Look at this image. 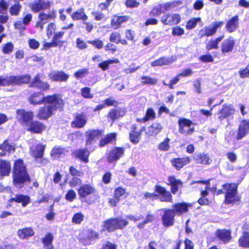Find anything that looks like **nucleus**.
<instances>
[{
	"instance_id": "14",
	"label": "nucleus",
	"mask_w": 249,
	"mask_h": 249,
	"mask_svg": "<svg viewBox=\"0 0 249 249\" xmlns=\"http://www.w3.org/2000/svg\"><path fill=\"white\" fill-rule=\"evenodd\" d=\"M101 134V131L99 130H89L87 131L86 133V146L89 147L94 143Z\"/></svg>"
},
{
	"instance_id": "21",
	"label": "nucleus",
	"mask_w": 249,
	"mask_h": 249,
	"mask_svg": "<svg viewBox=\"0 0 249 249\" xmlns=\"http://www.w3.org/2000/svg\"><path fill=\"white\" fill-rule=\"evenodd\" d=\"M50 2L49 1H42L38 0L31 5L32 10L35 12H37L42 10L49 9Z\"/></svg>"
},
{
	"instance_id": "60",
	"label": "nucleus",
	"mask_w": 249,
	"mask_h": 249,
	"mask_svg": "<svg viewBox=\"0 0 249 249\" xmlns=\"http://www.w3.org/2000/svg\"><path fill=\"white\" fill-rule=\"evenodd\" d=\"M81 183L82 180L77 177H73L69 181V185L71 187H75Z\"/></svg>"
},
{
	"instance_id": "9",
	"label": "nucleus",
	"mask_w": 249,
	"mask_h": 249,
	"mask_svg": "<svg viewBox=\"0 0 249 249\" xmlns=\"http://www.w3.org/2000/svg\"><path fill=\"white\" fill-rule=\"evenodd\" d=\"M222 21L215 22L208 27H205L199 32V36L201 37L204 36H209L213 35L216 32L218 28L223 25Z\"/></svg>"
},
{
	"instance_id": "50",
	"label": "nucleus",
	"mask_w": 249,
	"mask_h": 249,
	"mask_svg": "<svg viewBox=\"0 0 249 249\" xmlns=\"http://www.w3.org/2000/svg\"><path fill=\"white\" fill-rule=\"evenodd\" d=\"M119 60L117 59L114 60H108L103 62L100 63L99 64V67L102 69L103 71H105L108 69V67L109 65L113 63H118Z\"/></svg>"
},
{
	"instance_id": "46",
	"label": "nucleus",
	"mask_w": 249,
	"mask_h": 249,
	"mask_svg": "<svg viewBox=\"0 0 249 249\" xmlns=\"http://www.w3.org/2000/svg\"><path fill=\"white\" fill-rule=\"evenodd\" d=\"M142 131V130H141L140 132L136 131H132L129 134L130 141L134 144L138 143L141 135V132Z\"/></svg>"
},
{
	"instance_id": "51",
	"label": "nucleus",
	"mask_w": 249,
	"mask_h": 249,
	"mask_svg": "<svg viewBox=\"0 0 249 249\" xmlns=\"http://www.w3.org/2000/svg\"><path fill=\"white\" fill-rule=\"evenodd\" d=\"M200 21V18H192L186 23V28L188 30H192L194 28L197 22Z\"/></svg>"
},
{
	"instance_id": "52",
	"label": "nucleus",
	"mask_w": 249,
	"mask_h": 249,
	"mask_svg": "<svg viewBox=\"0 0 249 249\" xmlns=\"http://www.w3.org/2000/svg\"><path fill=\"white\" fill-rule=\"evenodd\" d=\"M81 95L85 98L91 99L93 95L90 93V89L88 87H85L81 89Z\"/></svg>"
},
{
	"instance_id": "20",
	"label": "nucleus",
	"mask_w": 249,
	"mask_h": 249,
	"mask_svg": "<svg viewBox=\"0 0 249 249\" xmlns=\"http://www.w3.org/2000/svg\"><path fill=\"white\" fill-rule=\"evenodd\" d=\"M30 87L37 88L41 90H46L50 88L49 85L40 80L38 74H37L32 81Z\"/></svg>"
},
{
	"instance_id": "43",
	"label": "nucleus",
	"mask_w": 249,
	"mask_h": 249,
	"mask_svg": "<svg viewBox=\"0 0 249 249\" xmlns=\"http://www.w3.org/2000/svg\"><path fill=\"white\" fill-rule=\"evenodd\" d=\"M53 239V235L50 233L47 234L43 238V243L45 249H53V247L52 245Z\"/></svg>"
},
{
	"instance_id": "26",
	"label": "nucleus",
	"mask_w": 249,
	"mask_h": 249,
	"mask_svg": "<svg viewBox=\"0 0 249 249\" xmlns=\"http://www.w3.org/2000/svg\"><path fill=\"white\" fill-rule=\"evenodd\" d=\"M45 146L42 144H38L36 147L31 148V155L36 159H41L43 157Z\"/></svg>"
},
{
	"instance_id": "42",
	"label": "nucleus",
	"mask_w": 249,
	"mask_h": 249,
	"mask_svg": "<svg viewBox=\"0 0 249 249\" xmlns=\"http://www.w3.org/2000/svg\"><path fill=\"white\" fill-rule=\"evenodd\" d=\"M172 63V61L170 58L163 57L152 62L151 63V66L152 67L162 66L170 64Z\"/></svg>"
},
{
	"instance_id": "49",
	"label": "nucleus",
	"mask_w": 249,
	"mask_h": 249,
	"mask_svg": "<svg viewBox=\"0 0 249 249\" xmlns=\"http://www.w3.org/2000/svg\"><path fill=\"white\" fill-rule=\"evenodd\" d=\"M21 8V5L18 2H17L14 5L12 6L10 9L9 12L11 15L18 16Z\"/></svg>"
},
{
	"instance_id": "37",
	"label": "nucleus",
	"mask_w": 249,
	"mask_h": 249,
	"mask_svg": "<svg viewBox=\"0 0 249 249\" xmlns=\"http://www.w3.org/2000/svg\"><path fill=\"white\" fill-rule=\"evenodd\" d=\"M156 118V113L151 108L147 109L145 116L142 119H137V121L138 122L144 123L149 120H153Z\"/></svg>"
},
{
	"instance_id": "41",
	"label": "nucleus",
	"mask_w": 249,
	"mask_h": 249,
	"mask_svg": "<svg viewBox=\"0 0 249 249\" xmlns=\"http://www.w3.org/2000/svg\"><path fill=\"white\" fill-rule=\"evenodd\" d=\"M124 115V112L121 109H112L109 112L107 118L114 122L119 117L123 116Z\"/></svg>"
},
{
	"instance_id": "11",
	"label": "nucleus",
	"mask_w": 249,
	"mask_h": 249,
	"mask_svg": "<svg viewBox=\"0 0 249 249\" xmlns=\"http://www.w3.org/2000/svg\"><path fill=\"white\" fill-rule=\"evenodd\" d=\"M197 184V187L200 186V185H205V190H207L209 188L210 186V182L209 180L207 181H201L198 180L197 181H193L191 183V185H193L194 184ZM208 194V193L206 190L205 191H202L201 192V197L198 200V203L200 205H207L208 204L209 201L208 199H207L205 197L206 196H207Z\"/></svg>"
},
{
	"instance_id": "28",
	"label": "nucleus",
	"mask_w": 249,
	"mask_h": 249,
	"mask_svg": "<svg viewBox=\"0 0 249 249\" xmlns=\"http://www.w3.org/2000/svg\"><path fill=\"white\" fill-rule=\"evenodd\" d=\"M190 162V159L189 157L174 159L171 160L172 165L178 170L181 169Z\"/></svg>"
},
{
	"instance_id": "44",
	"label": "nucleus",
	"mask_w": 249,
	"mask_h": 249,
	"mask_svg": "<svg viewBox=\"0 0 249 249\" xmlns=\"http://www.w3.org/2000/svg\"><path fill=\"white\" fill-rule=\"evenodd\" d=\"M240 246L245 248H249V233L244 232L243 235L239 239Z\"/></svg>"
},
{
	"instance_id": "38",
	"label": "nucleus",
	"mask_w": 249,
	"mask_h": 249,
	"mask_svg": "<svg viewBox=\"0 0 249 249\" xmlns=\"http://www.w3.org/2000/svg\"><path fill=\"white\" fill-rule=\"evenodd\" d=\"M13 201L18 203H22V205L25 207L30 202V198L28 196L24 195L16 196L15 197L12 198L9 200L10 202Z\"/></svg>"
},
{
	"instance_id": "36",
	"label": "nucleus",
	"mask_w": 249,
	"mask_h": 249,
	"mask_svg": "<svg viewBox=\"0 0 249 249\" xmlns=\"http://www.w3.org/2000/svg\"><path fill=\"white\" fill-rule=\"evenodd\" d=\"M0 174L2 176H8L11 171V166L9 161L1 160L0 161Z\"/></svg>"
},
{
	"instance_id": "31",
	"label": "nucleus",
	"mask_w": 249,
	"mask_h": 249,
	"mask_svg": "<svg viewBox=\"0 0 249 249\" xmlns=\"http://www.w3.org/2000/svg\"><path fill=\"white\" fill-rule=\"evenodd\" d=\"M169 183L171 186L172 193L175 194L178 188L182 186V182L179 180H177L174 177L171 176L168 178Z\"/></svg>"
},
{
	"instance_id": "48",
	"label": "nucleus",
	"mask_w": 249,
	"mask_h": 249,
	"mask_svg": "<svg viewBox=\"0 0 249 249\" xmlns=\"http://www.w3.org/2000/svg\"><path fill=\"white\" fill-rule=\"evenodd\" d=\"M14 50V44L12 42H8L3 45L1 51L4 54H9Z\"/></svg>"
},
{
	"instance_id": "19",
	"label": "nucleus",
	"mask_w": 249,
	"mask_h": 249,
	"mask_svg": "<svg viewBox=\"0 0 249 249\" xmlns=\"http://www.w3.org/2000/svg\"><path fill=\"white\" fill-rule=\"evenodd\" d=\"M45 125L42 123L32 121L25 128L32 133H40L45 129Z\"/></svg>"
},
{
	"instance_id": "61",
	"label": "nucleus",
	"mask_w": 249,
	"mask_h": 249,
	"mask_svg": "<svg viewBox=\"0 0 249 249\" xmlns=\"http://www.w3.org/2000/svg\"><path fill=\"white\" fill-rule=\"evenodd\" d=\"M8 7V3L5 0L0 1V13L5 14L6 13Z\"/></svg>"
},
{
	"instance_id": "64",
	"label": "nucleus",
	"mask_w": 249,
	"mask_h": 249,
	"mask_svg": "<svg viewBox=\"0 0 249 249\" xmlns=\"http://www.w3.org/2000/svg\"><path fill=\"white\" fill-rule=\"evenodd\" d=\"M240 76L242 78H245L249 77V65L243 70H240L239 71Z\"/></svg>"
},
{
	"instance_id": "45",
	"label": "nucleus",
	"mask_w": 249,
	"mask_h": 249,
	"mask_svg": "<svg viewBox=\"0 0 249 249\" xmlns=\"http://www.w3.org/2000/svg\"><path fill=\"white\" fill-rule=\"evenodd\" d=\"M197 162L203 164H210L212 162V160L207 154H203L196 158Z\"/></svg>"
},
{
	"instance_id": "22",
	"label": "nucleus",
	"mask_w": 249,
	"mask_h": 249,
	"mask_svg": "<svg viewBox=\"0 0 249 249\" xmlns=\"http://www.w3.org/2000/svg\"><path fill=\"white\" fill-rule=\"evenodd\" d=\"M95 189L90 184H84L78 190L79 196L81 197H85L94 193Z\"/></svg>"
},
{
	"instance_id": "29",
	"label": "nucleus",
	"mask_w": 249,
	"mask_h": 249,
	"mask_svg": "<svg viewBox=\"0 0 249 249\" xmlns=\"http://www.w3.org/2000/svg\"><path fill=\"white\" fill-rule=\"evenodd\" d=\"M238 26L239 23L238 16H235L232 17L227 22L226 28L229 32L232 33L235 31Z\"/></svg>"
},
{
	"instance_id": "2",
	"label": "nucleus",
	"mask_w": 249,
	"mask_h": 249,
	"mask_svg": "<svg viewBox=\"0 0 249 249\" xmlns=\"http://www.w3.org/2000/svg\"><path fill=\"white\" fill-rule=\"evenodd\" d=\"M13 181L14 186L18 188H22L26 181H30L26 167L21 160H18L15 162Z\"/></svg>"
},
{
	"instance_id": "6",
	"label": "nucleus",
	"mask_w": 249,
	"mask_h": 249,
	"mask_svg": "<svg viewBox=\"0 0 249 249\" xmlns=\"http://www.w3.org/2000/svg\"><path fill=\"white\" fill-rule=\"evenodd\" d=\"M178 132L185 136L192 135L195 131V124L191 120L181 118L178 121Z\"/></svg>"
},
{
	"instance_id": "17",
	"label": "nucleus",
	"mask_w": 249,
	"mask_h": 249,
	"mask_svg": "<svg viewBox=\"0 0 249 249\" xmlns=\"http://www.w3.org/2000/svg\"><path fill=\"white\" fill-rule=\"evenodd\" d=\"M124 149L122 147H115L109 153L107 159L109 162H112L119 160L124 154Z\"/></svg>"
},
{
	"instance_id": "16",
	"label": "nucleus",
	"mask_w": 249,
	"mask_h": 249,
	"mask_svg": "<svg viewBox=\"0 0 249 249\" xmlns=\"http://www.w3.org/2000/svg\"><path fill=\"white\" fill-rule=\"evenodd\" d=\"M55 17V14L53 12L48 14L40 13L38 16L39 20L36 23V27L40 28V30H42L43 28L44 24H46L49 19L53 18Z\"/></svg>"
},
{
	"instance_id": "56",
	"label": "nucleus",
	"mask_w": 249,
	"mask_h": 249,
	"mask_svg": "<svg viewBox=\"0 0 249 249\" xmlns=\"http://www.w3.org/2000/svg\"><path fill=\"white\" fill-rule=\"evenodd\" d=\"M142 82L144 84L154 85L157 82V80L148 76H143L142 77Z\"/></svg>"
},
{
	"instance_id": "27",
	"label": "nucleus",
	"mask_w": 249,
	"mask_h": 249,
	"mask_svg": "<svg viewBox=\"0 0 249 249\" xmlns=\"http://www.w3.org/2000/svg\"><path fill=\"white\" fill-rule=\"evenodd\" d=\"M128 16H114L111 20V25L114 29H117L122 24L128 21Z\"/></svg>"
},
{
	"instance_id": "63",
	"label": "nucleus",
	"mask_w": 249,
	"mask_h": 249,
	"mask_svg": "<svg viewBox=\"0 0 249 249\" xmlns=\"http://www.w3.org/2000/svg\"><path fill=\"white\" fill-rule=\"evenodd\" d=\"M199 60L204 63L213 62L214 60L213 56L210 54L202 55Z\"/></svg>"
},
{
	"instance_id": "62",
	"label": "nucleus",
	"mask_w": 249,
	"mask_h": 249,
	"mask_svg": "<svg viewBox=\"0 0 249 249\" xmlns=\"http://www.w3.org/2000/svg\"><path fill=\"white\" fill-rule=\"evenodd\" d=\"M76 193L72 190H69L65 196V198L69 201L71 202L76 197Z\"/></svg>"
},
{
	"instance_id": "5",
	"label": "nucleus",
	"mask_w": 249,
	"mask_h": 249,
	"mask_svg": "<svg viewBox=\"0 0 249 249\" xmlns=\"http://www.w3.org/2000/svg\"><path fill=\"white\" fill-rule=\"evenodd\" d=\"M127 224V221L122 218H112L105 221L103 227L104 230L111 232L117 229H122Z\"/></svg>"
},
{
	"instance_id": "8",
	"label": "nucleus",
	"mask_w": 249,
	"mask_h": 249,
	"mask_svg": "<svg viewBox=\"0 0 249 249\" xmlns=\"http://www.w3.org/2000/svg\"><path fill=\"white\" fill-rule=\"evenodd\" d=\"M53 100V95L44 97L40 92H36L32 94L29 98V102L33 105H39L45 102H51Z\"/></svg>"
},
{
	"instance_id": "33",
	"label": "nucleus",
	"mask_w": 249,
	"mask_h": 249,
	"mask_svg": "<svg viewBox=\"0 0 249 249\" xmlns=\"http://www.w3.org/2000/svg\"><path fill=\"white\" fill-rule=\"evenodd\" d=\"M75 156L85 163L89 161V152L86 149H81L75 152Z\"/></svg>"
},
{
	"instance_id": "32",
	"label": "nucleus",
	"mask_w": 249,
	"mask_h": 249,
	"mask_svg": "<svg viewBox=\"0 0 249 249\" xmlns=\"http://www.w3.org/2000/svg\"><path fill=\"white\" fill-rule=\"evenodd\" d=\"M191 206L190 204L179 203L174 205L173 208L175 209V213L176 212L177 214H181L182 213L187 212L188 207Z\"/></svg>"
},
{
	"instance_id": "53",
	"label": "nucleus",
	"mask_w": 249,
	"mask_h": 249,
	"mask_svg": "<svg viewBox=\"0 0 249 249\" xmlns=\"http://www.w3.org/2000/svg\"><path fill=\"white\" fill-rule=\"evenodd\" d=\"M121 36L120 33L117 32H113L110 36L109 40L110 42L118 44L120 42Z\"/></svg>"
},
{
	"instance_id": "24",
	"label": "nucleus",
	"mask_w": 249,
	"mask_h": 249,
	"mask_svg": "<svg viewBox=\"0 0 249 249\" xmlns=\"http://www.w3.org/2000/svg\"><path fill=\"white\" fill-rule=\"evenodd\" d=\"M71 18L74 20L86 21L88 19V17L85 12V9L83 8H81L77 9L71 14Z\"/></svg>"
},
{
	"instance_id": "10",
	"label": "nucleus",
	"mask_w": 249,
	"mask_h": 249,
	"mask_svg": "<svg viewBox=\"0 0 249 249\" xmlns=\"http://www.w3.org/2000/svg\"><path fill=\"white\" fill-rule=\"evenodd\" d=\"M181 20V17L178 14H168L162 16L161 22L164 25H177Z\"/></svg>"
},
{
	"instance_id": "3",
	"label": "nucleus",
	"mask_w": 249,
	"mask_h": 249,
	"mask_svg": "<svg viewBox=\"0 0 249 249\" xmlns=\"http://www.w3.org/2000/svg\"><path fill=\"white\" fill-rule=\"evenodd\" d=\"M31 77L28 75L10 76L6 77L0 76V86H9L28 83Z\"/></svg>"
},
{
	"instance_id": "30",
	"label": "nucleus",
	"mask_w": 249,
	"mask_h": 249,
	"mask_svg": "<svg viewBox=\"0 0 249 249\" xmlns=\"http://www.w3.org/2000/svg\"><path fill=\"white\" fill-rule=\"evenodd\" d=\"M0 150L2 152H0V156H4L6 155L7 152L11 153L15 151V147L12 144H10L8 141L6 140L3 143L0 145Z\"/></svg>"
},
{
	"instance_id": "7",
	"label": "nucleus",
	"mask_w": 249,
	"mask_h": 249,
	"mask_svg": "<svg viewBox=\"0 0 249 249\" xmlns=\"http://www.w3.org/2000/svg\"><path fill=\"white\" fill-rule=\"evenodd\" d=\"M17 118L21 124L26 128L33 121L34 115L32 111H26L24 109L17 110Z\"/></svg>"
},
{
	"instance_id": "4",
	"label": "nucleus",
	"mask_w": 249,
	"mask_h": 249,
	"mask_svg": "<svg viewBox=\"0 0 249 249\" xmlns=\"http://www.w3.org/2000/svg\"><path fill=\"white\" fill-rule=\"evenodd\" d=\"M226 191L225 202L227 204H235L239 201V197L236 196L237 184L236 183L226 184L223 186Z\"/></svg>"
},
{
	"instance_id": "54",
	"label": "nucleus",
	"mask_w": 249,
	"mask_h": 249,
	"mask_svg": "<svg viewBox=\"0 0 249 249\" xmlns=\"http://www.w3.org/2000/svg\"><path fill=\"white\" fill-rule=\"evenodd\" d=\"M184 30L179 26H175L172 28V34L174 36H180L184 34Z\"/></svg>"
},
{
	"instance_id": "59",
	"label": "nucleus",
	"mask_w": 249,
	"mask_h": 249,
	"mask_svg": "<svg viewBox=\"0 0 249 249\" xmlns=\"http://www.w3.org/2000/svg\"><path fill=\"white\" fill-rule=\"evenodd\" d=\"M160 199L161 201L171 202L172 197L169 192H166L160 196Z\"/></svg>"
},
{
	"instance_id": "23",
	"label": "nucleus",
	"mask_w": 249,
	"mask_h": 249,
	"mask_svg": "<svg viewBox=\"0 0 249 249\" xmlns=\"http://www.w3.org/2000/svg\"><path fill=\"white\" fill-rule=\"evenodd\" d=\"M234 113V109L231 107V106H227L224 105L223 108L218 113V119L222 121L225 118L229 117L230 115Z\"/></svg>"
},
{
	"instance_id": "12",
	"label": "nucleus",
	"mask_w": 249,
	"mask_h": 249,
	"mask_svg": "<svg viewBox=\"0 0 249 249\" xmlns=\"http://www.w3.org/2000/svg\"><path fill=\"white\" fill-rule=\"evenodd\" d=\"M235 40L231 36L225 39L221 45V51L223 54L225 55L231 53L234 49Z\"/></svg>"
},
{
	"instance_id": "18",
	"label": "nucleus",
	"mask_w": 249,
	"mask_h": 249,
	"mask_svg": "<svg viewBox=\"0 0 249 249\" xmlns=\"http://www.w3.org/2000/svg\"><path fill=\"white\" fill-rule=\"evenodd\" d=\"M50 79L53 81L65 82L69 76L62 71H52L49 75Z\"/></svg>"
},
{
	"instance_id": "34",
	"label": "nucleus",
	"mask_w": 249,
	"mask_h": 249,
	"mask_svg": "<svg viewBox=\"0 0 249 249\" xmlns=\"http://www.w3.org/2000/svg\"><path fill=\"white\" fill-rule=\"evenodd\" d=\"M224 38V36L218 37L215 39H211L206 43V48L208 50L217 49L218 48V44Z\"/></svg>"
},
{
	"instance_id": "39",
	"label": "nucleus",
	"mask_w": 249,
	"mask_h": 249,
	"mask_svg": "<svg viewBox=\"0 0 249 249\" xmlns=\"http://www.w3.org/2000/svg\"><path fill=\"white\" fill-rule=\"evenodd\" d=\"M162 127L158 123H154L148 128L147 133L150 135H156L162 130Z\"/></svg>"
},
{
	"instance_id": "57",
	"label": "nucleus",
	"mask_w": 249,
	"mask_h": 249,
	"mask_svg": "<svg viewBox=\"0 0 249 249\" xmlns=\"http://www.w3.org/2000/svg\"><path fill=\"white\" fill-rule=\"evenodd\" d=\"M170 139L166 138L163 142H161L159 145V148L163 151L168 150L170 148L169 144Z\"/></svg>"
},
{
	"instance_id": "13",
	"label": "nucleus",
	"mask_w": 249,
	"mask_h": 249,
	"mask_svg": "<svg viewBox=\"0 0 249 249\" xmlns=\"http://www.w3.org/2000/svg\"><path fill=\"white\" fill-rule=\"evenodd\" d=\"M175 211L171 209H164V214L162 216V221L164 227H168L174 224Z\"/></svg>"
},
{
	"instance_id": "15",
	"label": "nucleus",
	"mask_w": 249,
	"mask_h": 249,
	"mask_svg": "<svg viewBox=\"0 0 249 249\" xmlns=\"http://www.w3.org/2000/svg\"><path fill=\"white\" fill-rule=\"evenodd\" d=\"M249 133V121L242 120L237 135V139L241 140Z\"/></svg>"
},
{
	"instance_id": "1",
	"label": "nucleus",
	"mask_w": 249,
	"mask_h": 249,
	"mask_svg": "<svg viewBox=\"0 0 249 249\" xmlns=\"http://www.w3.org/2000/svg\"><path fill=\"white\" fill-rule=\"evenodd\" d=\"M46 105L40 107L36 114V117L42 120H46L55 113L58 109L63 107V100L58 94L53 95V100L51 102H45Z\"/></svg>"
},
{
	"instance_id": "25",
	"label": "nucleus",
	"mask_w": 249,
	"mask_h": 249,
	"mask_svg": "<svg viewBox=\"0 0 249 249\" xmlns=\"http://www.w3.org/2000/svg\"><path fill=\"white\" fill-rule=\"evenodd\" d=\"M87 122L86 116L84 114L76 115L75 121L72 122L71 126L73 127L81 128L85 126Z\"/></svg>"
},
{
	"instance_id": "55",
	"label": "nucleus",
	"mask_w": 249,
	"mask_h": 249,
	"mask_svg": "<svg viewBox=\"0 0 249 249\" xmlns=\"http://www.w3.org/2000/svg\"><path fill=\"white\" fill-rule=\"evenodd\" d=\"M89 73L88 69H83L77 71L74 73V76L78 79L84 77Z\"/></svg>"
},
{
	"instance_id": "35",
	"label": "nucleus",
	"mask_w": 249,
	"mask_h": 249,
	"mask_svg": "<svg viewBox=\"0 0 249 249\" xmlns=\"http://www.w3.org/2000/svg\"><path fill=\"white\" fill-rule=\"evenodd\" d=\"M18 234L20 238L26 239L33 236L34 231L31 228H26L19 230L18 231Z\"/></svg>"
},
{
	"instance_id": "58",
	"label": "nucleus",
	"mask_w": 249,
	"mask_h": 249,
	"mask_svg": "<svg viewBox=\"0 0 249 249\" xmlns=\"http://www.w3.org/2000/svg\"><path fill=\"white\" fill-rule=\"evenodd\" d=\"M83 214L81 213H78L73 215L72 221L75 224H80L83 221Z\"/></svg>"
},
{
	"instance_id": "40",
	"label": "nucleus",
	"mask_w": 249,
	"mask_h": 249,
	"mask_svg": "<svg viewBox=\"0 0 249 249\" xmlns=\"http://www.w3.org/2000/svg\"><path fill=\"white\" fill-rule=\"evenodd\" d=\"M218 237L224 243H227L231 238L230 232L227 230H219L216 232Z\"/></svg>"
},
{
	"instance_id": "47",
	"label": "nucleus",
	"mask_w": 249,
	"mask_h": 249,
	"mask_svg": "<svg viewBox=\"0 0 249 249\" xmlns=\"http://www.w3.org/2000/svg\"><path fill=\"white\" fill-rule=\"evenodd\" d=\"M116 134L112 133L107 135L105 138L102 139L100 142V146H104L107 143L112 142V141L116 138Z\"/></svg>"
}]
</instances>
